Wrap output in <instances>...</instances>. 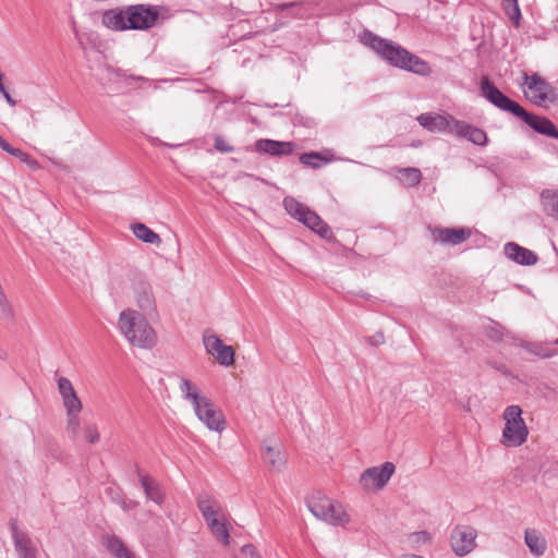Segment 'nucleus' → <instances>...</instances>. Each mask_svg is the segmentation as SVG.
<instances>
[{"label": "nucleus", "mask_w": 558, "mask_h": 558, "mask_svg": "<svg viewBox=\"0 0 558 558\" xmlns=\"http://www.w3.org/2000/svg\"><path fill=\"white\" fill-rule=\"evenodd\" d=\"M5 92H8L2 83V75L0 76V93L3 95Z\"/></svg>", "instance_id": "09e8293b"}, {"label": "nucleus", "mask_w": 558, "mask_h": 558, "mask_svg": "<svg viewBox=\"0 0 558 558\" xmlns=\"http://www.w3.org/2000/svg\"><path fill=\"white\" fill-rule=\"evenodd\" d=\"M481 95L500 110L518 116L522 106L501 93L487 76L481 80Z\"/></svg>", "instance_id": "1a4fd4ad"}, {"label": "nucleus", "mask_w": 558, "mask_h": 558, "mask_svg": "<svg viewBox=\"0 0 558 558\" xmlns=\"http://www.w3.org/2000/svg\"><path fill=\"white\" fill-rule=\"evenodd\" d=\"M525 544L535 556L544 555L546 550V541L536 530L525 531Z\"/></svg>", "instance_id": "5701e85b"}, {"label": "nucleus", "mask_w": 558, "mask_h": 558, "mask_svg": "<svg viewBox=\"0 0 558 558\" xmlns=\"http://www.w3.org/2000/svg\"><path fill=\"white\" fill-rule=\"evenodd\" d=\"M517 117L524 121L535 132L558 140V130L549 119L532 114L523 107Z\"/></svg>", "instance_id": "dca6fc26"}, {"label": "nucleus", "mask_w": 558, "mask_h": 558, "mask_svg": "<svg viewBox=\"0 0 558 558\" xmlns=\"http://www.w3.org/2000/svg\"><path fill=\"white\" fill-rule=\"evenodd\" d=\"M452 132L454 136L465 138L478 146H485L488 141L484 130L461 120L454 122Z\"/></svg>", "instance_id": "6ab92c4d"}, {"label": "nucleus", "mask_w": 558, "mask_h": 558, "mask_svg": "<svg viewBox=\"0 0 558 558\" xmlns=\"http://www.w3.org/2000/svg\"><path fill=\"white\" fill-rule=\"evenodd\" d=\"M504 252L509 259L520 265L532 266L538 260V256L533 251L520 246L514 242L507 243L504 247Z\"/></svg>", "instance_id": "412c9836"}, {"label": "nucleus", "mask_w": 558, "mask_h": 558, "mask_svg": "<svg viewBox=\"0 0 558 558\" xmlns=\"http://www.w3.org/2000/svg\"><path fill=\"white\" fill-rule=\"evenodd\" d=\"M180 391L183 398L190 401L193 407L201 402L202 399L206 398L199 393V390L195 384L185 378H183L180 383Z\"/></svg>", "instance_id": "bb28decb"}, {"label": "nucleus", "mask_w": 558, "mask_h": 558, "mask_svg": "<svg viewBox=\"0 0 558 558\" xmlns=\"http://www.w3.org/2000/svg\"><path fill=\"white\" fill-rule=\"evenodd\" d=\"M211 534L216 537V539L225 546L230 544V531L227 526L226 518L217 521L211 520L206 523Z\"/></svg>", "instance_id": "393cba45"}, {"label": "nucleus", "mask_w": 558, "mask_h": 558, "mask_svg": "<svg viewBox=\"0 0 558 558\" xmlns=\"http://www.w3.org/2000/svg\"><path fill=\"white\" fill-rule=\"evenodd\" d=\"M524 85L527 88L525 93L527 99L539 107H545L547 102H554L557 99V89L546 82L538 73L529 75L523 74Z\"/></svg>", "instance_id": "423d86ee"}, {"label": "nucleus", "mask_w": 558, "mask_h": 558, "mask_svg": "<svg viewBox=\"0 0 558 558\" xmlns=\"http://www.w3.org/2000/svg\"><path fill=\"white\" fill-rule=\"evenodd\" d=\"M0 148L9 154V150H12L13 147L8 141L0 136Z\"/></svg>", "instance_id": "c03bdc74"}, {"label": "nucleus", "mask_w": 558, "mask_h": 558, "mask_svg": "<svg viewBox=\"0 0 558 558\" xmlns=\"http://www.w3.org/2000/svg\"><path fill=\"white\" fill-rule=\"evenodd\" d=\"M362 40L365 45L375 50L383 59L387 60L395 66L412 71L417 74H425L428 70V65L425 61L410 53L401 46L378 37L371 32H365L362 36Z\"/></svg>", "instance_id": "f03ea898"}, {"label": "nucleus", "mask_w": 558, "mask_h": 558, "mask_svg": "<svg viewBox=\"0 0 558 558\" xmlns=\"http://www.w3.org/2000/svg\"><path fill=\"white\" fill-rule=\"evenodd\" d=\"M295 144L292 142H281L268 138H262L255 142V149L270 156H289L294 151Z\"/></svg>", "instance_id": "aec40b11"}, {"label": "nucleus", "mask_w": 558, "mask_h": 558, "mask_svg": "<svg viewBox=\"0 0 558 558\" xmlns=\"http://www.w3.org/2000/svg\"><path fill=\"white\" fill-rule=\"evenodd\" d=\"M529 352L541 357V359H549L556 356L558 354V350L554 347V343H526L523 345Z\"/></svg>", "instance_id": "a878e982"}, {"label": "nucleus", "mask_w": 558, "mask_h": 558, "mask_svg": "<svg viewBox=\"0 0 558 558\" xmlns=\"http://www.w3.org/2000/svg\"><path fill=\"white\" fill-rule=\"evenodd\" d=\"M513 5H519L518 0H504V9L513 8Z\"/></svg>", "instance_id": "a18cd8bd"}, {"label": "nucleus", "mask_w": 558, "mask_h": 558, "mask_svg": "<svg viewBox=\"0 0 558 558\" xmlns=\"http://www.w3.org/2000/svg\"><path fill=\"white\" fill-rule=\"evenodd\" d=\"M118 328L130 344L140 349H151L157 343V333L146 317L132 308L119 315Z\"/></svg>", "instance_id": "7ed1b4c3"}, {"label": "nucleus", "mask_w": 558, "mask_h": 558, "mask_svg": "<svg viewBox=\"0 0 558 558\" xmlns=\"http://www.w3.org/2000/svg\"><path fill=\"white\" fill-rule=\"evenodd\" d=\"M264 461L275 471H280L286 463L284 456L274 447H266L263 453Z\"/></svg>", "instance_id": "c85d7f7f"}, {"label": "nucleus", "mask_w": 558, "mask_h": 558, "mask_svg": "<svg viewBox=\"0 0 558 558\" xmlns=\"http://www.w3.org/2000/svg\"><path fill=\"white\" fill-rule=\"evenodd\" d=\"M196 416L208 429L221 433L226 428L225 416L207 397L193 407Z\"/></svg>", "instance_id": "9d476101"}, {"label": "nucleus", "mask_w": 558, "mask_h": 558, "mask_svg": "<svg viewBox=\"0 0 558 558\" xmlns=\"http://www.w3.org/2000/svg\"><path fill=\"white\" fill-rule=\"evenodd\" d=\"M140 482L148 499L156 504H161L163 501V494L160 486L153 477L148 475H141Z\"/></svg>", "instance_id": "4be33fe9"}, {"label": "nucleus", "mask_w": 558, "mask_h": 558, "mask_svg": "<svg viewBox=\"0 0 558 558\" xmlns=\"http://www.w3.org/2000/svg\"><path fill=\"white\" fill-rule=\"evenodd\" d=\"M22 161L25 162L33 170H37L39 168L38 161L28 154L27 158H24Z\"/></svg>", "instance_id": "a19ab883"}, {"label": "nucleus", "mask_w": 558, "mask_h": 558, "mask_svg": "<svg viewBox=\"0 0 558 558\" xmlns=\"http://www.w3.org/2000/svg\"><path fill=\"white\" fill-rule=\"evenodd\" d=\"M310 511L317 518L329 524L342 525L349 522V515L342 505L327 498L319 497L308 501Z\"/></svg>", "instance_id": "0eeeda50"}, {"label": "nucleus", "mask_w": 558, "mask_h": 558, "mask_svg": "<svg viewBox=\"0 0 558 558\" xmlns=\"http://www.w3.org/2000/svg\"><path fill=\"white\" fill-rule=\"evenodd\" d=\"M396 471L392 462H385L378 466L366 469L360 476V484L366 492L383 489Z\"/></svg>", "instance_id": "6e6552de"}, {"label": "nucleus", "mask_w": 558, "mask_h": 558, "mask_svg": "<svg viewBox=\"0 0 558 558\" xmlns=\"http://www.w3.org/2000/svg\"><path fill=\"white\" fill-rule=\"evenodd\" d=\"M366 341L373 347H378L385 342V337L383 332H377L374 336L367 337Z\"/></svg>", "instance_id": "58836bf2"}, {"label": "nucleus", "mask_w": 558, "mask_h": 558, "mask_svg": "<svg viewBox=\"0 0 558 558\" xmlns=\"http://www.w3.org/2000/svg\"><path fill=\"white\" fill-rule=\"evenodd\" d=\"M3 97L5 98V100L8 101V104L10 106H15L16 105V101L11 97V95L8 92H5L3 94Z\"/></svg>", "instance_id": "49530a36"}, {"label": "nucleus", "mask_w": 558, "mask_h": 558, "mask_svg": "<svg viewBox=\"0 0 558 558\" xmlns=\"http://www.w3.org/2000/svg\"><path fill=\"white\" fill-rule=\"evenodd\" d=\"M131 229H132L134 235L138 240H141L145 243H149V244H156V245L161 244V238L159 236V234H157L155 231H153L146 225L136 222V223L132 225Z\"/></svg>", "instance_id": "b1692460"}, {"label": "nucleus", "mask_w": 558, "mask_h": 558, "mask_svg": "<svg viewBox=\"0 0 558 558\" xmlns=\"http://www.w3.org/2000/svg\"><path fill=\"white\" fill-rule=\"evenodd\" d=\"M159 10L149 4H132L102 12L101 24L113 32L147 31L157 24Z\"/></svg>", "instance_id": "f257e3e1"}, {"label": "nucleus", "mask_w": 558, "mask_h": 558, "mask_svg": "<svg viewBox=\"0 0 558 558\" xmlns=\"http://www.w3.org/2000/svg\"><path fill=\"white\" fill-rule=\"evenodd\" d=\"M80 414H66V433L72 440L80 436Z\"/></svg>", "instance_id": "473e14b6"}, {"label": "nucleus", "mask_w": 558, "mask_h": 558, "mask_svg": "<svg viewBox=\"0 0 558 558\" xmlns=\"http://www.w3.org/2000/svg\"><path fill=\"white\" fill-rule=\"evenodd\" d=\"M554 344H558V338L554 341Z\"/></svg>", "instance_id": "8fccbe9b"}, {"label": "nucleus", "mask_w": 558, "mask_h": 558, "mask_svg": "<svg viewBox=\"0 0 558 558\" xmlns=\"http://www.w3.org/2000/svg\"><path fill=\"white\" fill-rule=\"evenodd\" d=\"M542 199L547 215L558 220V194L548 191L543 192Z\"/></svg>", "instance_id": "2f4dec72"}, {"label": "nucleus", "mask_w": 558, "mask_h": 558, "mask_svg": "<svg viewBox=\"0 0 558 558\" xmlns=\"http://www.w3.org/2000/svg\"><path fill=\"white\" fill-rule=\"evenodd\" d=\"M203 342L207 353L213 355L220 365L230 366L234 363L233 348L223 344L218 336L206 331L203 337Z\"/></svg>", "instance_id": "9b49d317"}, {"label": "nucleus", "mask_w": 558, "mask_h": 558, "mask_svg": "<svg viewBox=\"0 0 558 558\" xmlns=\"http://www.w3.org/2000/svg\"><path fill=\"white\" fill-rule=\"evenodd\" d=\"M242 551L245 556L251 558H260L259 554L256 551V548L253 545L243 546Z\"/></svg>", "instance_id": "ea45409f"}, {"label": "nucleus", "mask_w": 558, "mask_h": 558, "mask_svg": "<svg viewBox=\"0 0 558 558\" xmlns=\"http://www.w3.org/2000/svg\"><path fill=\"white\" fill-rule=\"evenodd\" d=\"M9 154L14 156V157L20 158L21 160H23L24 158H27V153H24L20 148H14L13 147L12 150H9Z\"/></svg>", "instance_id": "37998d69"}, {"label": "nucleus", "mask_w": 558, "mask_h": 558, "mask_svg": "<svg viewBox=\"0 0 558 558\" xmlns=\"http://www.w3.org/2000/svg\"><path fill=\"white\" fill-rule=\"evenodd\" d=\"M196 504L206 523L226 518L221 502L208 493H199L196 497Z\"/></svg>", "instance_id": "4468645a"}, {"label": "nucleus", "mask_w": 558, "mask_h": 558, "mask_svg": "<svg viewBox=\"0 0 558 558\" xmlns=\"http://www.w3.org/2000/svg\"><path fill=\"white\" fill-rule=\"evenodd\" d=\"M84 438L89 444H96L100 439V434L95 424H87L84 426Z\"/></svg>", "instance_id": "f704fd0d"}, {"label": "nucleus", "mask_w": 558, "mask_h": 558, "mask_svg": "<svg viewBox=\"0 0 558 558\" xmlns=\"http://www.w3.org/2000/svg\"><path fill=\"white\" fill-rule=\"evenodd\" d=\"M420 125L429 132L449 133L453 135L452 128L458 120L450 114L422 113L417 117Z\"/></svg>", "instance_id": "ddd939ff"}, {"label": "nucleus", "mask_w": 558, "mask_h": 558, "mask_svg": "<svg viewBox=\"0 0 558 558\" xmlns=\"http://www.w3.org/2000/svg\"><path fill=\"white\" fill-rule=\"evenodd\" d=\"M11 536L19 558H37V548L29 535L17 527L16 521L10 522Z\"/></svg>", "instance_id": "2eb2a0df"}, {"label": "nucleus", "mask_w": 558, "mask_h": 558, "mask_svg": "<svg viewBox=\"0 0 558 558\" xmlns=\"http://www.w3.org/2000/svg\"><path fill=\"white\" fill-rule=\"evenodd\" d=\"M397 178L407 186H416L422 180L420 169L408 167L397 169Z\"/></svg>", "instance_id": "cd10ccee"}, {"label": "nucleus", "mask_w": 558, "mask_h": 558, "mask_svg": "<svg viewBox=\"0 0 558 558\" xmlns=\"http://www.w3.org/2000/svg\"><path fill=\"white\" fill-rule=\"evenodd\" d=\"M106 547L116 558H132L123 542L116 535L106 538Z\"/></svg>", "instance_id": "c756f323"}, {"label": "nucleus", "mask_w": 558, "mask_h": 558, "mask_svg": "<svg viewBox=\"0 0 558 558\" xmlns=\"http://www.w3.org/2000/svg\"><path fill=\"white\" fill-rule=\"evenodd\" d=\"M477 533L475 529L468 525L457 526L450 536L452 550L458 556H465L475 547Z\"/></svg>", "instance_id": "f8f14e48"}, {"label": "nucleus", "mask_w": 558, "mask_h": 558, "mask_svg": "<svg viewBox=\"0 0 558 558\" xmlns=\"http://www.w3.org/2000/svg\"><path fill=\"white\" fill-rule=\"evenodd\" d=\"M300 161L304 166L316 169L319 168L323 162H326L327 159L323 158L318 153H304L300 156Z\"/></svg>", "instance_id": "72a5a7b5"}, {"label": "nucleus", "mask_w": 558, "mask_h": 558, "mask_svg": "<svg viewBox=\"0 0 558 558\" xmlns=\"http://www.w3.org/2000/svg\"><path fill=\"white\" fill-rule=\"evenodd\" d=\"M471 235L465 228H434L432 238L434 242L449 245H458L466 241Z\"/></svg>", "instance_id": "a211bd4d"}, {"label": "nucleus", "mask_w": 558, "mask_h": 558, "mask_svg": "<svg viewBox=\"0 0 558 558\" xmlns=\"http://www.w3.org/2000/svg\"><path fill=\"white\" fill-rule=\"evenodd\" d=\"M58 390L61 395L66 414H80L83 405L72 383L65 377H60L58 379Z\"/></svg>", "instance_id": "f3484780"}, {"label": "nucleus", "mask_w": 558, "mask_h": 558, "mask_svg": "<svg viewBox=\"0 0 558 558\" xmlns=\"http://www.w3.org/2000/svg\"><path fill=\"white\" fill-rule=\"evenodd\" d=\"M506 14L508 15V17L511 20V22L513 23V25L515 27H519L520 25V20H521V10H520V7L519 5H513V8H507V9H504Z\"/></svg>", "instance_id": "c9c22d12"}, {"label": "nucleus", "mask_w": 558, "mask_h": 558, "mask_svg": "<svg viewBox=\"0 0 558 558\" xmlns=\"http://www.w3.org/2000/svg\"><path fill=\"white\" fill-rule=\"evenodd\" d=\"M9 154L14 156V157L20 158L21 160H23L24 158H27V153H24L20 148H14L13 147L12 150H9Z\"/></svg>", "instance_id": "79ce46f5"}, {"label": "nucleus", "mask_w": 558, "mask_h": 558, "mask_svg": "<svg viewBox=\"0 0 558 558\" xmlns=\"http://www.w3.org/2000/svg\"><path fill=\"white\" fill-rule=\"evenodd\" d=\"M413 536L417 537V539L427 541L428 535L426 532L415 533Z\"/></svg>", "instance_id": "de8ad7c7"}, {"label": "nucleus", "mask_w": 558, "mask_h": 558, "mask_svg": "<svg viewBox=\"0 0 558 558\" xmlns=\"http://www.w3.org/2000/svg\"><path fill=\"white\" fill-rule=\"evenodd\" d=\"M137 305L143 312H153L155 306V299L150 288H143L142 291L137 292L136 295Z\"/></svg>", "instance_id": "7c9ffc66"}, {"label": "nucleus", "mask_w": 558, "mask_h": 558, "mask_svg": "<svg viewBox=\"0 0 558 558\" xmlns=\"http://www.w3.org/2000/svg\"><path fill=\"white\" fill-rule=\"evenodd\" d=\"M486 335L494 341H500L502 339V331L498 326H492L486 329Z\"/></svg>", "instance_id": "4c0bfd02"}, {"label": "nucleus", "mask_w": 558, "mask_h": 558, "mask_svg": "<svg viewBox=\"0 0 558 558\" xmlns=\"http://www.w3.org/2000/svg\"><path fill=\"white\" fill-rule=\"evenodd\" d=\"M502 418L505 427L501 442L507 447H519L524 444L529 436V429L522 418V409L515 404L509 405L505 409Z\"/></svg>", "instance_id": "20e7f679"}, {"label": "nucleus", "mask_w": 558, "mask_h": 558, "mask_svg": "<svg viewBox=\"0 0 558 558\" xmlns=\"http://www.w3.org/2000/svg\"><path fill=\"white\" fill-rule=\"evenodd\" d=\"M283 207L291 217L305 225L322 238L328 239L331 235V229L328 225L315 211L294 197H284Z\"/></svg>", "instance_id": "39448f33"}, {"label": "nucleus", "mask_w": 558, "mask_h": 558, "mask_svg": "<svg viewBox=\"0 0 558 558\" xmlns=\"http://www.w3.org/2000/svg\"><path fill=\"white\" fill-rule=\"evenodd\" d=\"M214 146L220 153H232L234 150L233 146L219 135L215 137Z\"/></svg>", "instance_id": "e433bc0d"}]
</instances>
